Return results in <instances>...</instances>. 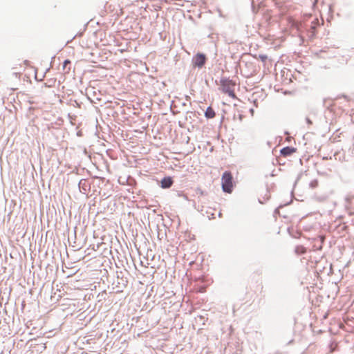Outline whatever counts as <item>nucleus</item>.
<instances>
[{"mask_svg": "<svg viewBox=\"0 0 354 354\" xmlns=\"http://www.w3.org/2000/svg\"><path fill=\"white\" fill-rule=\"evenodd\" d=\"M250 113H251L252 114H253V113H254V110H253V109H251L250 110Z\"/></svg>", "mask_w": 354, "mask_h": 354, "instance_id": "nucleus-20", "label": "nucleus"}, {"mask_svg": "<svg viewBox=\"0 0 354 354\" xmlns=\"http://www.w3.org/2000/svg\"><path fill=\"white\" fill-rule=\"evenodd\" d=\"M328 195L327 194H322V195H314V199L318 202L322 203L325 202L328 199Z\"/></svg>", "mask_w": 354, "mask_h": 354, "instance_id": "nucleus-9", "label": "nucleus"}, {"mask_svg": "<svg viewBox=\"0 0 354 354\" xmlns=\"http://www.w3.org/2000/svg\"><path fill=\"white\" fill-rule=\"evenodd\" d=\"M215 111L212 106H208L205 111V117L207 119H212L215 117Z\"/></svg>", "mask_w": 354, "mask_h": 354, "instance_id": "nucleus-8", "label": "nucleus"}, {"mask_svg": "<svg viewBox=\"0 0 354 354\" xmlns=\"http://www.w3.org/2000/svg\"><path fill=\"white\" fill-rule=\"evenodd\" d=\"M295 252L297 254H302L306 252V248L302 245H297L295 248Z\"/></svg>", "mask_w": 354, "mask_h": 354, "instance_id": "nucleus-10", "label": "nucleus"}, {"mask_svg": "<svg viewBox=\"0 0 354 354\" xmlns=\"http://www.w3.org/2000/svg\"><path fill=\"white\" fill-rule=\"evenodd\" d=\"M259 57L262 62H265L268 59V57L266 55H259Z\"/></svg>", "mask_w": 354, "mask_h": 354, "instance_id": "nucleus-14", "label": "nucleus"}, {"mask_svg": "<svg viewBox=\"0 0 354 354\" xmlns=\"http://www.w3.org/2000/svg\"><path fill=\"white\" fill-rule=\"evenodd\" d=\"M285 205H280L277 208H276L274 211V214H279V209L280 208H282Z\"/></svg>", "mask_w": 354, "mask_h": 354, "instance_id": "nucleus-13", "label": "nucleus"}, {"mask_svg": "<svg viewBox=\"0 0 354 354\" xmlns=\"http://www.w3.org/2000/svg\"><path fill=\"white\" fill-rule=\"evenodd\" d=\"M174 180L171 176H165L160 181V186L162 189H168L173 185Z\"/></svg>", "mask_w": 354, "mask_h": 354, "instance_id": "nucleus-5", "label": "nucleus"}, {"mask_svg": "<svg viewBox=\"0 0 354 354\" xmlns=\"http://www.w3.org/2000/svg\"><path fill=\"white\" fill-rule=\"evenodd\" d=\"M222 91L227 94L232 98H236V95L231 86H234V82L229 78L222 77L220 80Z\"/></svg>", "mask_w": 354, "mask_h": 354, "instance_id": "nucleus-2", "label": "nucleus"}, {"mask_svg": "<svg viewBox=\"0 0 354 354\" xmlns=\"http://www.w3.org/2000/svg\"><path fill=\"white\" fill-rule=\"evenodd\" d=\"M207 57L204 53H197L192 58V64L194 67L201 68L206 63Z\"/></svg>", "mask_w": 354, "mask_h": 354, "instance_id": "nucleus-3", "label": "nucleus"}, {"mask_svg": "<svg viewBox=\"0 0 354 354\" xmlns=\"http://www.w3.org/2000/svg\"><path fill=\"white\" fill-rule=\"evenodd\" d=\"M185 98H186V100H187V101H188V100H190V97H189V96H188V95H186V96H185Z\"/></svg>", "mask_w": 354, "mask_h": 354, "instance_id": "nucleus-17", "label": "nucleus"}, {"mask_svg": "<svg viewBox=\"0 0 354 354\" xmlns=\"http://www.w3.org/2000/svg\"><path fill=\"white\" fill-rule=\"evenodd\" d=\"M127 280L124 279L123 277H120L119 274L117 276L116 288L117 292H122V289L127 285Z\"/></svg>", "mask_w": 354, "mask_h": 354, "instance_id": "nucleus-6", "label": "nucleus"}, {"mask_svg": "<svg viewBox=\"0 0 354 354\" xmlns=\"http://www.w3.org/2000/svg\"><path fill=\"white\" fill-rule=\"evenodd\" d=\"M242 119H243V115L240 114L239 115V120H240V121H241Z\"/></svg>", "mask_w": 354, "mask_h": 354, "instance_id": "nucleus-19", "label": "nucleus"}, {"mask_svg": "<svg viewBox=\"0 0 354 354\" xmlns=\"http://www.w3.org/2000/svg\"><path fill=\"white\" fill-rule=\"evenodd\" d=\"M317 0H315L313 6H315L317 3Z\"/></svg>", "mask_w": 354, "mask_h": 354, "instance_id": "nucleus-21", "label": "nucleus"}, {"mask_svg": "<svg viewBox=\"0 0 354 354\" xmlns=\"http://www.w3.org/2000/svg\"><path fill=\"white\" fill-rule=\"evenodd\" d=\"M342 97H344V98L347 99V96L346 95H343Z\"/></svg>", "mask_w": 354, "mask_h": 354, "instance_id": "nucleus-24", "label": "nucleus"}, {"mask_svg": "<svg viewBox=\"0 0 354 354\" xmlns=\"http://www.w3.org/2000/svg\"><path fill=\"white\" fill-rule=\"evenodd\" d=\"M77 186L80 192L84 194H87L91 189V184L85 178L80 180Z\"/></svg>", "mask_w": 354, "mask_h": 354, "instance_id": "nucleus-4", "label": "nucleus"}, {"mask_svg": "<svg viewBox=\"0 0 354 354\" xmlns=\"http://www.w3.org/2000/svg\"><path fill=\"white\" fill-rule=\"evenodd\" d=\"M196 192L197 194H200L201 196L204 195L205 194V192L203 191L200 188H198L196 190Z\"/></svg>", "mask_w": 354, "mask_h": 354, "instance_id": "nucleus-15", "label": "nucleus"}, {"mask_svg": "<svg viewBox=\"0 0 354 354\" xmlns=\"http://www.w3.org/2000/svg\"><path fill=\"white\" fill-rule=\"evenodd\" d=\"M182 105H183V106H186V105H187V104H186V102H183V103L182 104Z\"/></svg>", "mask_w": 354, "mask_h": 354, "instance_id": "nucleus-23", "label": "nucleus"}, {"mask_svg": "<svg viewBox=\"0 0 354 354\" xmlns=\"http://www.w3.org/2000/svg\"><path fill=\"white\" fill-rule=\"evenodd\" d=\"M318 186V180L317 179H314L311 180L309 183V187L312 189H315Z\"/></svg>", "mask_w": 354, "mask_h": 354, "instance_id": "nucleus-11", "label": "nucleus"}, {"mask_svg": "<svg viewBox=\"0 0 354 354\" xmlns=\"http://www.w3.org/2000/svg\"><path fill=\"white\" fill-rule=\"evenodd\" d=\"M192 113H193V111H187V115H188V114H192Z\"/></svg>", "mask_w": 354, "mask_h": 354, "instance_id": "nucleus-18", "label": "nucleus"}, {"mask_svg": "<svg viewBox=\"0 0 354 354\" xmlns=\"http://www.w3.org/2000/svg\"><path fill=\"white\" fill-rule=\"evenodd\" d=\"M68 64H71V61L68 59H65L63 62V68L65 69Z\"/></svg>", "mask_w": 354, "mask_h": 354, "instance_id": "nucleus-12", "label": "nucleus"}, {"mask_svg": "<svg viewBox=\"0 0 354 354\" xmlns=\"http://www.w3.org/2000/svg\"><path fill=\"white\" fill-rule=\"evenodd\" d=\"M24 63H25L26 64H28V60H25V61H24Z\"/></svg>", "mask_w": 354, "mask_h": 354, "instance_id": "nucleus-22", "label": "nucleus"}, {"mask_svg": "<svg viewBox=\"0 0 354 354\" xmlns=\"http://www.w3.org/2000/svg\"><path fill=\"white\" fill-rule=\"evenodd\" d=\"M221 185L223 192L230 194L233 190V177L230 171H225L221 178Z\"/></svg>", "mask_w": 354, "mask_h": 354, "instance_id": "nucleus-1", "label": "nucleus"}, {"mask_svg": "<svg viewBox=\"0 0 354 354\" xmlns=\"http://www.w3.org/2000/svg\"><path fill=\"white\" fill-rule=\"evenodd\" d=\"M306 121L308 124H313L312 121L310 120V119L309 118H306Z\"/></svg>", "mask_w": 354, "mask_h": 354, "instance_id": "nucleus-16", "label": "nucleus"}, {"mask_svg": "<svg viewBox=\"0 0 354 354\" xmlns=\"http://www.w3.org/2000/svg\"><path fill=\"white\" fill-rule=\"evenodd\" d=\"M296 151H297L296 148H295L293 147H290V146H287V147H283L280 150V154L284 157H287V156L292 155Z\"/></svg>", "mask_w": 354, "mask_h": 354, "instance_id": "nucleus-7", "label": "nucleus"}]
</instances>
